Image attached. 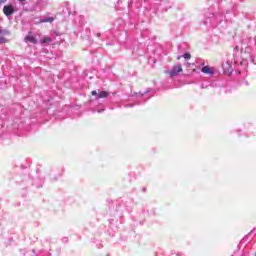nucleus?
<instances>
[{
  "label": "nucleus",
  "instance_id": "f257e3e1",
  "mask_svg": "<svg viewBox=\"0 0 256 256\" xmlns=\"http://www.w3.org/2000/svg\"><path fill=\"white\" fill-rule=\"evenodd\" d=\"M183 71V67H181V64L174 65L171 70L166 71V75H169L171 77H177L181 72Z\"/></svg>",
  "mask_w": 256,
  "mask_h": 256
},
{
  "label": "nucleus",
  "instance_id": "f03ea898",
  "mask_svg": "<svg viewBox=\"0 0 256 256\" xmlns=\"http://www.w3.org/2000/svg\"><path fill=\"white\" fill-rule=\"evenodd\" d=\"M3 13L4 15H6V17H11V15H13V13H15V6L9 4V5H5L3 7Z\"/></svg>",
  "mask_w": 256,
  "mask_h": 256
},
{
  "label": "nucleus",
  "instance_id": "7ed1b4c3",
  "mask_svg": "<svg viewBox=\"0 0 256 256\" xmlns=\"http://www.w3.org/2000/svg\"><path fill=\"white\" fill-rule=\"evenodd\" d=\"M8 35H11V32L0 26V43H7V38L5 37H8Z\"/></svg>",
  "mask_w": 256,
  "mask_h": 256
},
{
  "label": "nucleus",
  "instance_id": "20e7f679",
  "mask_svg": "<svg viewBox=\"0 0 256 256\" xmlns=\"http://www.w3.org/2000/svg\"><path fill=\"white\" fill-rule=\"evenodd\" d=\"M201 71H202V73H205L206 75H213V73H215V70L209 66H204Z\"/></svg>",
  "mask_w": 256,
  "mask_h": 256
},
{
  "label": "nucleus",
  "instance_id": "39448f33",
  "mask_svg": "<svg viewBox=\"0 0 256 256\" xmlns=\"http://www.w3.org/2000/svg\"><path fill=\"white\" fill-rule=\"evenodd\" d=\"M25 41H26V43H33L34 45H36V43H37V39L35 38V36H33L31 34H28L25 37Z\"/></svg>",
  "mask_w": 256,
  "mask_h": 256
},
{
  "label": "nucleus",
  "instance_id": "423d86ee",
  "mask_svg": "<svg viewBox=\"0 0 256 256\" xmlns=\"http://www.w3.org/2000/svg\"><path fill=\"white\" fill-rule=\"evenodd\" d=\"M107 97H109V92L102 91L97 95L96 99H105Z\"/></svg>",
  "mask_w": 256,
  "mask_h": 256
},
{
  "label": "nucleus",
  "instance_id": "0eeeda50",
  "mask_svg": "<svg viewBox=\"0 0 256 256\" xmlns=\"http://www.w3.org/2000/svg\"><path fill=\"white\" fill-rule=\"evenodd\" d=\"M52 41L51 37H44L40 40V43L44 45L45 43H51Z\"/></svg>",
  "mask_w": 256,
  "mask_h": 256
},
{
  "label": "nucleus",
  "instance_id": "6e6552de",
  "mask_svg": "<svg viewBox=\"0 0 256 256\" xmlns=\"http://www.w3.org/2000/svg\"><path fill=\"white\" fill-rule=\"evenodd\" d=\"M55 19L53 17H48L40 20V23H53Z\"/></svg>",
  "mask_w": 256,
  "mask_h": 256
},
{
  "label": "nucleus",
  "instance_id": "1a4fd4ad",
  "mask_svg": "<svg viewBox=\"0 0 256 256\" xmlns=\"http://www.w3.org/2000/svg\"><path fill=\"white\" fill-rule=\"evenodd\" d=\"M183 58H184V59H191V55H190L189 53H185V54L183 55Z\"/></svg>",
  "mask_w": 256,
  "mask_h": 256
},
{
  "label": "nucleus",
  "instance_id": "9d476101",
  "mask_svg": "<svg viewBox=\"0 0 256 256\" xmlns=\"http://www.w3.org/2000/svg\"><path fill=\"white\" fill-rule=\"evenodd\" d=\"M91 95H96V97H97V95H99V94H97V91L93 90V91L91 92Z\"/></svg>",
  "mask_w": 256,
  "mask_h": 256
},
{
  "label": "nucleus",
  "instance_id": "9b49d317",
  "mask_svg": "<svg viewBox=\"0 0 256 256\" xmlns=\"http://www.w3.org/2000/svg\"><path fill=\"white\" fill-rule=\"evenodd\" d=\"M18 1H20V3H23V1H25V0H18Z\"/></svg>",
  "mask_w": 256,
  "mask_h": 256
},
{
  "label": "nucleus",
  "instance_id": "f8f14e48",
  "mask_svg": "<svg viewBox=\"0 0 256 256\" xmlns=\"http://www.w3.org/2000/svg\"><path fill=\"white\" fill-rule=\"evenodd\" d=\"M177 59H178V60L181 59V56H178Z\"/></svg>",
  "mask_w": 256,
  "mask_h": 256
}]
</instances>
